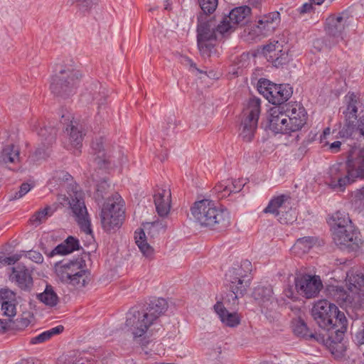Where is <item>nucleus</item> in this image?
<instances>
[{"instance_id": "9d476101", "label": "nucleus", "mask_w": 364, "mask_h": 364, "mask_svg": "<svg viewBox=\"0 0 364 364\" xmlns=\"http://www.w3.org/2000/svg\"><path fill=\"white\" fill-rule=\"evenodd\" d=\"M261 111V101L256 97L250 98L242 110L240 135L244 141H250L257 128Z\"/></svg>"}, {"instance_id": "680f3d73", "label": "nucleus", "mask_w": 364, "mask_h": 364, "mask_svg": "<svg viewBox=\"0 0 364 364\" xmlns=\"http://www.w3.org/2000/svg\"><path fill=\"white\" fill-rule=\"evenodd\" d=\"M284 295L288 298L291 299L292 301H296L299 299V294L294 291L293 287L288 286L284 289Z\"/></svg>"}, {"instance_id": "c9c22d12", "label": "nucleus", "mask_w": 364, "mask_h": 364, "mask_svg": "<svg viewBox=\"0 0 364 364\" xmlns=\"http://www.w3.org/2000/svg\"><path fill=\"white\" fill-rule=\"evenodd\" d=\"M101 90V86L95 85L92 92L85 93L82 95L83 100L87 102H95L100 109L106 103V94L104 90Z\"/></svg>"}, {"instance_id": "4d7b16f0", "label": "nucleus", "mask_w": 364, "mask_h": 364, "mask_svg": "<svg viewBox=\"0 0 364 364\" xmlns=\"http://www.w3.org/2000/svg\"><path fill=\"white\" fill-rule=\"evenodd\" d=\"M80 8L83 11H87L91 9L94 5L97 3V0H73Z\"/></svg>"}, {"instance_id": "bb28decb", "label": "nucleus", "mask_w": 364, "mask_h": 364, "mask_svg": "<svg viewBox=\"0 0 364 364\" xmlns=\"http://www.w3.org/2000/svg\"><path fill=\"white\" fill-rule=\"evenodd\" d=\"M290 205L289 198L285 195H281L272 198L266 208L264 213H269L278 217L282 213H284Z\"/></svg>"}, {"instance_id": "b1692460", "label": "nucleus", "mask_w": 364, "mask_h": 364, "mask_svg": "<svg viewBox=\"0 0 364 364\" xmlns=\"http://www.w3.org/2000/svg\"><path fill=\"white\" fill-rule=\"evenodd\" d=\"M253 296L262 308L272 309L276 304L271 286H258L253 291Z\"/></svg>"}, {"instance_id": "423d86ee", "label": "nucleus", "mask_w": 364, "mask_h": 364, "mask_svg": "<svg viewBox=\"0 0 364 364\" xmlns=\"http://www.w3.org/2000/svg\"><path fill=\"white\" fill-rule=\"evenodd\" d=\"M215 20L206 14L198 16L197 42L198 47L203 57H210L217 39Z\"/></svg>"}, {"instance_id": "6e6d98bb", "label": "nucleus", "mask_w": 364, "mask_h": 364, "mask_svg": "<svg viewBox=\"0 0 364 364\" xmlns=\"http://www.w3.org/2000/svg\"><path fill=\"white\" fill-rule=\"evenodd\" d=\"M31 189V186L29 183H22L20 189L18 192H16L14 196H11V200H17L21 198Z\"/></svg>"}, {"instance_id": "cd10ccee", "label": "nucleus", "mask_w": 364, "mask_h": 364, "mask_svg": "<svg viewBox=\"0 0 364 364\" xmlns=\"http://www.w3.org/2000/svg\"><path fill=\"white\" fill-rule=\"evenodd\" d=\"M347 163L355 181L357 178H364V149H360L356 156L348 159Z\"/></svg>"}, {"instance_id": "de8ad7c7", "label": "nucleus", "mask_w": 364, "mask_h": 364, "mask_svg": "<svg viewBox=\"0 0 364 364\" xmlns=\"http://www.w3.org/2000/svg\"><path fill=\"white\" fill-rule=\"evenodd\" d=\"M3 303H17L16 294L9 289H1L0 290V304Z\"/></svg>"}, {"instance_id": "5701e85b", "label": "nucleus", "mask_w": 364, "mask_h": 364, "mask_svg": "<svg viewBox=\"0 0 364 364\" xmlns=\"http://www.w3.org/2000/svg\"><path fill=\"white\" fill-rule=\"evenodd\" d=\"M348 228L341 230V240H333L336 245L341 249L355 250L362 244V240L360 237V233L355 230L354 226H351L350 232H348Z\"/></svg>"}, {"instance_id": "8fccbe9b", "label": "nucleus", "mask_w": 364, "mask_h": 364, "mask_svg": "<svg viewBox=\"0 0 364 364\" xmlns=\"http://www.w3.org/2000/svg\"><path fill=\"white\" fill-rule=\"evenodd\" d=\"M277 218L281 223H292L296 220V213L291 209V205H289V209H287L284 213L278 215Z\"/></svg>"}, {"instance_id": "412c9836", "label": "nucleus", "mask_w": 364, "mask_h": 364, "mask_svg": "<svg viewBox=\"0 0 364 364\" xmlns=\"http://www.w3.org/2000/svg\"><path fill=\"white\" fill-rule=\"evenodd\" d=\"M328 223L331 228L333 239L340 242L341 230L348 228V232L351 230V220L348 214L345 211H336L329 218Z\"/></svg>"}, {"instance_id": "338daca9", "label": "nucleus", "mask_w": 364, "mask_h": 364, "mask_svg": "<svg viewBox=\"0 0 364 364\" xmlns=\"http://www.w3.org/2000/svg\"><path fill=\"white\" fill-rule=\"evenodd\" d=\"M324 46V43L322 39H316L314 41V48L318 51H321Z\"/></svg>"}, {"instance_id": "774afa93", "label": "nucleus", "mask_w": 364, "mask_h": 364, "mask_svg": "<svg viewBox=\"0 0 364 364\" xmlns=\"http://www.w3.org/2000/svg\"><path fill=\"white\" fill-rule=\"evenodd\" d=\"M312 9L311 4L306 3L299 9V11L301 14L308 13Z\"/></svg>"}, {"instance_id": "6e6552de", "label": "nucleus", "mask_w": 364, "mask_h": 364, "mask_svg": "<svg viewBox=\"0 0 364 364\" xmlns=\"http://www.w3.org/2000/svg\"><path fill=\"white\" fill-rule=\"evenodd\" d=\"M80 72L73 68H66L55 75L50 84L52 92L63 98L68 97L75 92L80 77Z\"/></svg>"}, {"instance_id": "a18cd8bd", "label": "nucleus", "mask_w": 364, "mask_h": 364, "mask_svg": "<svg viewBox=\"0 0 364 364\" xmlns=\"http://www.w3.org/2000/svg\"><path fill=\"white\" fill-rule=\"evenodd\" d=\"M202 10L200 14H211L217 8L218 0H198Z\"/></svg>"}, {"instance_id": "f3484780", "label": "nucleus", "mask_w": 364, "mask_h": 364, "mask_svg": "<svg viewBox=\"0 0 364 364\" xmlns=\"http://www.w3.org/2000/svg\"><path fill=\"white\" fill-rule=\"evenodd\" d=\"M280 23V14L278 11H273L260 16L256 25L251 28L250 34L252 38L265 36L272 33Z\"/></svg>"}, {"instance_id": "bf43d9fd", "label": "nucleus", "mask_w": 364, "mask_h": 364, "mask_svg": "<svg viewBox=\"0 0 364 364\" xmlns=\"http://www.w3.org/2000/svg\"><path fill=\"white\" fill-rule=\"evenodd\" d=\"M21 257V255L19 254H15L10 257H0L1 259V267L5 264H15L16 262H18Z\"/></svg>"}, {"instance_id": "c756f323", "label": "nucleus", "mask_w": 364, "mask_h": 364, "mask_svg": "<svg viewBox=\"0 0 364 364\" xmlns=\"http://www.w3.org/2000/svg\"><path fill=\"white\" fill-rule=\"evenodd\" d=\"M134 234L135 243L143 256L146 258H152L154 255V249L147 242L144 229L136 230Z\"/></svg>"}, {"instance_id": "6ab92c4d", "label": "nucleus", "mask_w": 364, "mask_h": 364, "mask_svg": "<svg viewBox=\"0 0 364 364\" xmlns=\"http://www.w3.org/2000/svg\"><path fill=\"white\" fill-rule=\"evenodd\" d=\"M263 54L275 67L282 65L287 60V53L284 49L282 42L279 41H271L269 44L264 46Z\"/></svg>"}, {"instance_id": "37998d69", "label": "nucleus", "mask_w": 364, "mask_h": 364, "mask_svg": "<svg viewBox=\"0 0 364 364\" xmlns=\"http://www.w3.org/2000/svg\"><path fill=\"white\" fill-rule=\"evenodd\" d=\"M294 333L301 337H314L312 333H309L306 323L301 320L296 321L293 325Z\"/></svg>"}, {"instance_id": "473e14b6", "label": "nucleus", "mask_w": 364, "mask_h": 364, "mask_svg": "<svg viewBox=\"0 0 364 364\" xmlns=\"http://www.w3.org/2000/svg\"><path fill=\"white\" fill-rule=\"evenodd\" d=\"M37 299L49 308L55 307L59 303V297L51 285H46L44 291L37 294Z\"/></svg>"}, {"instance_id": "a211bd4d", "label": "nucleus", "mask_w": 364, "mask_h": 364, "mask_svg": "<svg viewBox=\"0 0 364 364\" xmlns=\"http://www.w3.org/2000/svg\"><path fill=\"white\" fill-rule=\"evenodd\" d=\"M156 210L160 217H166L171 208V193L167 184L157 187L154 195Z\"/></svg>"}, {"instance_id": "2f4dec72", "label": "nucleus", "mask_w": 364, "mask_h": 364, "mask_svg": "<svg viewBox=\"0 0 364 364\" xmlns=\"http://www.w3.org/2000/svg\"><path fill=\"white\" fill-rule=\"evenodd\" d=\"M250 14L251 9L247 6H243L233 9L228 16L235 26L248 22Z\"/></svg>"}, {"instance_id": "a878e982", "label": "nucleus", "mask_w": 364, "mask_h": 364, "mask_svg": "<svg viewBox=\"0 0 364 364\" xmlns=\"http://www.w3.org/2000/svg\"><path fill=\"white\" fill-rule=\"evenodd\" d=\"M66 131L68 133V139L65 146L68 149L72 151L75 155H78L82 146V132L73 124L70 125V128L66 129Z\"/></svg>"}, {"instance_id": "58836bf2", "label": "nucleus", "mask_w": 364, "mask_h": 364, "mask_svg": "<svg viewBox=\"0 0 364 364\" xmlns=\"http://www.w3.org/2000/svg\"><path fill=\"white\" fill-rule=\"evenodd\" d=\"M287 128H288V134L291 132H296L301 129V127L305 124L306 121V114L299 113L297 115L299 117L295 118V116H290L287 114Z\"/></svg>"}, {"instance_id": "7ed1b4c3", "label": "nucleus", "mask_w": 364, "mask_h": 364, "mask_svg": "<svg viewBox=\"0 0 364 364\" xmlns=\"http://www.w3.org/2000/svg\"><path fill=\"white\" fill-rule=\"evenodd\" d=\"M312 316L318 326L334 332L338 337L343 335L347 328V319L338 307L326 299L318 301L311 310Z\"/></svg>"}, {"instance_id": "052dcab7", "label": "nucleus", "mask_w": 364, "mask_h": 364, "mask_svg": "<svg viewBox=\"0 0 364 364\" xmlns=\"http://www.w3.org/2000/svg\"><path fill=\"white\" fill-rule=\"evenodd\" d=\"M25 255L27 258L36 263H42L43 261V255L36 251H29Z\"/></svg>"}, {"instance_id": "5fc2aeb1", "label": "nucleus", "mask_w": 364, "mask_h": 364, "mask_svg": "<svg viewBox=\"0 0 364 364\" xmlns=\"http://www.w3.org/2000/svg\"><path fill=\"white\" fill-rule=\"evenodd\" d=\"M242 186L243 185L240 181L228 179L227 183L225 185V188H228V193L230 195L231 193L239 192Z\"/></svg>"}, {"instance_id": "a19ab883", "label": "nucleus", "mask_w": 364, "mask_h": 364, "mask_svg": "<svg viewBox=\"0 0 364 364\" xmlns=\"http://www.w3.org/2000/svg\"><path fill=\"white\" fill-rule=\"evenodd\" d=\"M235 26L232 23L230 19H229L228 16H225L223 20L218 25L215 24V30L217 35L220 34L223 36L225 35H229L232 33Z\"/></svg>"}, {"instance_id": "3c124183", "label": "nucleus", "mask_w": 364, "mask_h": 364, "mask_svg": "<svg viewBox=\"0 0 364 364\" xmlns=\"http://www.w3.org/2000/svg\"><path fill=\"white\" fill-rule=\"evenodd\" d=\"M355 343L362 348L364 355V323H363L357 329L354 334Z\"/></svg>"}, {"instance_id": "f704fd0d", "label": "nucleus", "mask_w": 364, "mask_h": 364, "mask_svg": "<svg viewBox=\"0 0 364 364\" xmlns=\"http://www.w3.org/2000/svg\"><path fill=\"white\" fill-rule=\"evenodd\" d=\"M86 353L80 351L70 352L61 355L57 361V364H86L88 362Z\"/></svg>"}, {"instance_id": "603ef678", "label": "nucleus", "mask_w": 364, "mask_h": 364, "mask_svg": "<svg viewBox=\"0 0 364 364\" xmlns=\"http://www.w3.org/2000/svg\"><path fill=\"white\" fill-rule=\"evenodd\" d=\"M74 251V248H73V247H68V246L66 245V243L65 242V241L58 245L51 252V255H67V254H69V253H71Z\"/></svg>"}, {"instance_id": "aec40b11", "label": "nucleus", "mask_w": 364, "mask_h": 364, "mask_svg": "<svg viewBox=\"0 0 364 364\" xmlns=\"http://www.w3.org/2000/svg\"><path fill=\"white\" fill-rule=\"evenodd\" d=\"M38 135L41 144L37 148L35 154L38 159H44L48 156L46 151L55 141L56 130L50 126H43L38 130Z\"/></svg>"}, {"instance_id": "c85d7f7f", "label": "nucleus", "mask_w": 364, "mask_h": 364, "mask_svg": "<svg viewBox=\"0 0 364 364\" xmlns=\"http://www.w3.org/2000/svg\"><path fill=\"white\" fill-rule=\"evenodd\" d=\"M215 311L219 316L221 321L230 327L237 326L240 321V318L237 313L229 312L221 303H217L214 306Z\"/></svg>"}, {"instance_id": "e433bc0d", "label": "nucleus", "mask_w": 364, "mask_h": 364, "mask_svg": "<svg viewBox=\"0 0 364 364\" xmlns=\"http://www.w3.org/2000/svg\"><path fill=\"white\" fill-rule=\"evenodd\" d=\"M63 326H58L31 338L30 343L33 345L43 343L50 340L53 336L60 333L63 331Z\"/></svg>"}, {"instance_id": "393cba45", "label": "nucleus", "mask_w": 364, "mask_h": 364, "mask_svg": "<svg viewBox=\"0 0 364 364\" xmlns=\"http://www.w3.org/2000/svg\"><path fill=\"white\" fill-rule=\"evenodd\" d=\"M10 279L15 282L23 289L29 288L33 283L30 271L23 265L18 264L12 268Z\"/></svg>"}, {"instance_id": "13d9d810", "label": "nucleus", "mask_w": 364, "mask_h": 364, "mask_svg": "<svg viewBox=\"0 0 364 364\" xmlns=\"http://www.w3.org/2000/svg\"><path fill=\"white\" fill-rule=\"evenodd\" d=\"M301 112V114H306V112L304 108L301 106L300 105H294L290 106L289 108L287 109L286 113L289 114L290 116L293 117L295 116V118H298L299 113Z\"/></svg>"}, {"instance_id": "20e7f679", "label": "nucleus", "mask_w": 364, "mask_h": 364, "mask_svg": "<svg viewBox=\"0 0 364 364\" xmlns=\"http://www.w3.org/2000/svg\"><path fill=\"white\" fill-rule=\"evenodd\" d=\"M55 271L61 282L77 289L86 287L91 281L90 272L82 259L58 263Z\"/></svg>"}, {"instance_id": "f257e3e1", "label": "nucleus", "mask_w": 364, "mask_h": 364, "mask_svg": "<svg viewBox=\"0 0 364 364\" xmlns=\"http://www.w3.org/2000/svg\"><path fill=\"white\" fill-rule=\"evenodd\" d=\"M167 302L162 298L155 299L145 309L133 307L127 314L125 328L136 342L142 341L150 327L166 311Z\"/></svg>"}, {"instance_id": "f03ea898", "label": "nucleus", "mask_w": 364, "mask_h": 364, "mask_svg": "<svg viewBox=\"0 0 364 364\" xmlns=\"http://www.w3.org/2000/svg\"><path fill=\"white\" fill-rule=\"evenodd\" d=\"M191 213L195 222L200 226L226 228L230 224L229 212L210 199L196 201L191 208Z\"/></svg>"}, {"instance_id": "7c9ffc66", "label": "nucleus", "mask_w": 364, "mask_h": 364, "mask_svg": "<svg viewBox=\"0 0 364 364\" xmlns=\"http://www.w3.org/2000/svg\"><path fill=\"white\" fill-rule=\"evenodd\" d=\"M19 161V149L14 144L5 146L0 153V164L9 166Z\"/></svg>"}, {"instance_id": "49530a36", "label": "nucleus", "mask_w": 364, "mask_h": 364, "mask_svg": "<svg viewBox=\"0 0 364 364\" xmlns=\"http://www.w3.org/2000/svg\"><path fill=\"white\" fill-rule=\"evenodd\" d=\"M16 305L17 303H3L1 305V311L2 315L6 316L8 318V321H12L11 318H14L16 315Z\"/></svg>"}, {"instance_id": "ddd939ff", "label": "nucleus", "mask_w": 364, "mask_h": 364, "mask_svg": "<svg viewBox=\"0 0 364 364\" xmlns=\"http://www.w3.org/2000/svg\"><path fill=\"white\" fill-rule=\"evenodd\" d=\"M257 90L270 103L280 105L292 95V89L288 84H274L267 79H260Z\"/></svg>"}, {"instance_id": "e2e57ef3", "label": "nucleus", "mask_w": 364, "mask_h": 364, "mask_svg": "<svg viewBox=\"0 0 364 364\" xmlns=\"http://www.w3.org/2000/svg\"><path fill=\"white\" fill-rule=\"evenodd\" d=\"M227 183V180L220 182L215 186V190L218 192L223 193V197L229 196L228 188H225V185Z\"/></svg>"}, {"instance_id": "1a4fd4ad", "label": "nucleus", "mask_w": 364, "mask_h": 364, "mask_svg": "<svg viewBox=\"0 0 364 364\" xmlns=\"http://www.w3.org/2000/svg\"><path fill=\"white\" fill-rule=\"evenodd\" d=\"M69 196L70 200H68L65 195H60L58 197V200L63 205L68 200L70 208L81 230L85 234L91 235L92 230L87 210L83 200L82 192L75 188L72 191L71 193H69Z\"/></svg>"}, {"instance_id": "72a5a7b5", "label": "nucleus", "mask_w": 364, "mask_h": 364, "mask_svg": "<svg viewBox=\"0 0 364 364\" xmlns=\"http://www.w3.org/2000/svg\"><path fill=\"white\" fill-rule=\"evenodd\" d=\"M316 245H320L317 238L314 237H304L296 240L292 250L295 254L303 255L308 252Z\"/></svg>"}, {"instance_id": "9b49d317", "label": "nucleus", "mask_w": 364, "mask_h": 364, "mask_svg": "<svg viewBox=\"0 0 364 364\" xmlns=\"http://www.w3.org/2000/svg\"><path fill=\"white\" fill-rule=\"evenodd\" d=\"M124 218V204L120 197L115 201L108 200L100 214L102 227L106 232L115 231L122 224Z\"/></svg>"}, {"instance_id": "39448f33", "label": "nucleus", "mask_w": 364, "mask_h": 364, "mask_svg": "<svg viewBox=\"0 0 364 364\" xmlns=\"http://www.w3.org/2000/svg\"><path fill=\"white\" fill-rule=\"evenodd\" d=\"M251 262L243 261L240 264H237L229 269L225 274V279L229 284L231 293L228 295V301L232 305L237 304L239 297L243 296L249 285V274L251 272Z\"/></svg>"}, {"instance_id": "864d4df0", "label": "nucleus", "mask_w": 364, "mask_h": 364, "mask_svg": "<svg viewBox=\"0 0 364 364\" xmlns=\"http://www.w3.org/2000/svg\"><path fill=\"white\" fill-rule=\"evenodd\" d=\"M144 229L149 230L150 232H149V234H151V236L154 237L159 230H164L165 227L162 225L161 222L155 221L154 223H146V225H144Z\"/></svg>"}, {"instance_id": "0eeeda50", "label": "nucleus", "mask_w": 364, "mask_h": 364, "mask_svg": "<svg viewBox=\"0 0 364 364\" xmlns=\"http://www.w3.org/2000/svg\"><path fill=\"white\" fill-rule=\"evenodd\" d=\"M92 157L97 166L100 169L112 170L121 164L124 154L119 150H114L109 146L105 145L104 139L100 138L92 143Z\"/></svg>"}, {"instance_id": "79ce46f5", "label": "nucleus", "mask_w": 364, "mask_h": 364, "mask_svg": "<svg viewBox=\"0 0 364 364\" xmlns=\"http://www.w3.org/2000/svg\"><path fill=\"white\" fill-rule=\"evenodd\" d=\"M207 355L209 360L220 362L223 358V350L221 345L217 343L208 348Z\"/></svg>"}, {"instance_id": "4c0bfd02", "label": "nucleus", "mask_w": 364, "mask_h": 364, "mask_svg": "<svg viewBox=\"0 0 364 364\" xmlns=\"http://www.w3.org/2000/svg\"><path fill=\"white\" fill-rule=\"evenodd\" d=\"M138 343L141 345L142 350L146 355H152L153 354H164V349L160 343L146 340V338L142 340V341H139Z\"/></svg>"}, {"instance_id": "dca6fc26", "label": "nucleus", "mask_w": 364, "mask_h": 364, "mask_svg": "<svg viewBox=\"0 0 364 364\" xmlns=\"http://www.w3.org/2000/svg\"><path fill=\"white\" fill-rule=\"evenodd\" d=\"M294 283L297 293L306 299L317 296L323 288L320 277L316 275L301 274L297 276Z\"/></svg>"}, {"instance_id": "4468645a", "label": "nucleus", "mask_w": 364, "mask_h": 364, "mask_svg": "<svg viewBox=\"0 0 364 364\" xmlns=\"http://www.w3.org/2000/svg\"><path fill=\"white\" fill-rule=\"evenodd\" d=\"M353 20L346 12L332 14L326 20V31L329 36L334 38L335 43H338L344 39Z\"/></svg>"}, {"instance_id": "0e129e2a", "label": "nucleus", "mask_w": 364, "mask_h": 364, "mask_svg": "<svg viewBox=\"0 0 364 364\" xmlns=\"http://www.w3.org/2000/svg\"><path fill=\"white\" fill-rule=\"evenodd\" d=\"M65 242L68 246V247L73 246L74 251L76 250H78V248H79V242H78V240L77 239H75V237H72V236L68 237L65 240Z\"/></svg>"}, {"instance_id": "ea45409f", "label": "nucleus", "mask_w": 364, "mask_h": 364, "mask_svg": "<svg viewBox=\"0 0 364 364\" xmlns=\"http://www.w3.org/2000/svg\"><path fill=\"white\" fill-rule=\"evenodd\" d=\"M53 213V210L51 207L46 206L43 209H41L33 214L31 218L30 222L35 226H38L40 224L44 223L48 217L51 216Z\"/></svg>"}, {"instance_id": "c03bdc74", "label": "nucleus", "mask_w": 364, "mask_h": 364, "mask_svg": "<svg viewBox=\"0 0 364 364\" xmlns=\"http://www.w3.org/2000/svg\"><path fill=\"white\" fill-rule=\"evenodd\" d=\"M354 122V120L346 119V124L339 132L341 137L348 138L351 136L354 132H358V127H355Z\"/></svg>"}, {"instance_id": "09e8293b", "label": "nucleus", "mask_w": 364, "mask_h": 364, "mask_svg": "<svg viewBox=\"0 0 364 364\" xmlns=\"http://www.w3.org/2000/svg\"><path fill=\"white\" fill-rule=\"evenodd\" d=\"M356 104H357L356 100H354L353 97H350V101L349 102V103L347 106L346 112H344L347 120H348V119L354 120V121L356 120V119H357L356 114L358 112V108H357Z\"/></svg>"}, {"instance_id": "4be33fe9", "label": "nucleus", "mask_w": 364, "mask_h": 364, "mask_svg": "<svg viewBox=\"0 0 364 364\" xmlns=\"http://www.w3.org/2000/svg\"><path fill=\"white\" fill-rule=\"evenodd\" d=\"M287 116L283 107H273L269 109V125L275 133L288 134Z\"/></svg>"}, {"instance_id": "69168bd1", "label": "nucleus", "mask_w": 364, "mask_h": 364, "mask_svg": "<svg viewBox=\"0 0 364 364\" xmlns=\"http://www.w3.org/2000/svg\"><path fill=\"white\" fill-rule=\"evenodd\" d=\"M11 321L7 319H0V333H4L9 328L11 327Z\"/></svg>"}, {"instance_id": "f8f14e48", "label": "nucleus", "mask_w": 364, "mask_h": 364, "mask_svg": "<svg viewBox=\"0 0 364 364\" xmlns=\"http://www.w3.org/2000/svg\"><path fill=\"white\" fill-rule=\"evenodd\" d=\"M346 285L348 291L341 286L333 289V296L338 301H348L354 299L355 296L364 294V274L361 272L350 271L347 273Z\"/></svg>"}, {"instance_id": "2eb2a0df", "label": "nucleus", "mask_w": 364, "mask_h": 364, "mask_svg": "<svg viewBox=\"0 0 364 364\" xmlns=\"http://www.w3.org/2000/svg\"><path fill=\"white\" fill-rule=\"evenodd\" d=\"M328 173L327 183L336 191H343L347 186L355 181L348 163L332 165Z\"/></svg>"}]
</instances>
